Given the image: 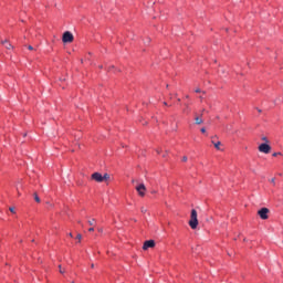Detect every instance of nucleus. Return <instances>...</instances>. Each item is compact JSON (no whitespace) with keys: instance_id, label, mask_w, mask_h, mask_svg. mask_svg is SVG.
I'll return each mask as SVG.
<instances>
[{"instance_id":"5","label":"nucleus","mask_w":283,"mask_h":283,"mask_svg":"<svg viewBox=\"0 0 283 283\" xmlns=\"http://www.w3.org/2000/svg\"><path fill=\"white\" fill-rule=\"evenodd\" d=\"M258 214L260 216L261 220H268L269 219V208H262L259 210Z\"/></svg>"},{"instance_id":"30","label":"nucleus","mask_w":283,"mask_h":283,"mask_svg":"<svg viewBox=\"0 0 283 283\" xmlns=\"http://www.w3.org/2000/svg\"><path fill=\"white\" fill-rule=\"evenodd\" d=\"M226 129L229 132V129H231V127L229 125L226 126Z\"/></svg>"},{"instance_id":"6","label":"nucleus","mask_w":283,"mask_h":283,"mask_svg":"<svg viewBox=\"0 0 283 283\" xmlns=\"http://www.w3.org/2000/svg\"><path fill=\"white\" fill-rule=\"evenodd\" d=\"M156 247V242L154 240H148L144 242L143 249L147 251V249H154Z\"/></svg>"},{"instance_id":"25","label":"nucleus","mask_w":283,"mask_h":283,"mask_svg":"<svg viewBox=\"0 0 283 283\" xmlns=\"http://www.w3.org/2000/svg\"><path fill=\"white\" fill-rule=\"evenodd\" d=\"M76 238H77V240H80V241H81V240H82V238H83V235L77 234V235H76Z\"/></svg>"},{"instance_id":"22","label":"nucleus","mask_w":283,"mask_h":283,"mask_svg":"<svg viewBox=\"0 0 283 283\" xmlns=\"http://www.w3.org/2000/svg\"><path fill=\"white\" fill-rule=\"evenodd\" d=\"M59 269H60V273H65V270H63L62 268H61V265H59Z\"/></svg>"},{"instance_id":"20","label":"nucleus","mask_w":283,"mask_h":283,"mask_svg":"<svg viewBox=\"0 0 283 283\" xmlns=\"http://www.w3.org/2000/svg\"><path fill=\"white\" fill-rule=\"evenodd\" d=\"M169 154V150H166L165 154H163V158H167V155Z\"/></svg>"},{"instance_id":"12","label":"nucleus","mask_w":283,"mask_h":283,"mask_svg":"<svg viewBox=\"0 0 283 283\" xmlns=\"http://www.w3.org/2000/svg\"><path fill=\"white\" fill-rule=\"evenodd\" d=\"M184 114H189V104H186V108L184 109Z\"/></svg>"},{"instance_id":"28","label":"nucleus","mask_w":283,"mask_h":283,"mask_svg":"<svg viewBox=\"0 0 283 283\" xmlns=\"http://www.w3.org/2000/svg\"><path fill=\"white\" fill-rule=\"evenodd\" d=\"M112 70H114V66L108 67V72H112Z\"/></svg>"},{"instance_id":"41","label":"nucleus","mask_w":283,"mask_h":283,"mask_svg":"<svg viewBox=\"0 0 283 283\" xmlns=\"http://www.w3.org/2000/svg\"><path fill=\"white\" fill-rule=\"evenodd\" d=\"M282 156H283V153H282Z\"/></svg>"},{"instance_id":"29","label":"nucleus","mask_w":283,"mask_h":283,"mask_svg":"<svg viewBox=\"0 0 283 283\" xmlns=\"http://www.w3.org/2000/svg\"><path fill=\"white\" fill-rule=\"evenodd\" d=\"M156 151H157V154H161L163 149H157Z\"/></svg>"},{"instance_id":"4","label":"nucleus","mask_w":283,"mask_h":283,"mask_svg":"<svg viewBox=\"0 0 283 283\" xmlns=\"http://www.w3.org/2000/svg\"><path fill=\"white\" fill-rule=\"evenodd\" d=\"M259 151L261 154H271V146L269 144H261L259 146Z\"/></svg>"},{"instance_id":"23","label":"nucleus","mask_w":283,"mask_h":283,"mask_svg":"<svg viewBox=\"0 0 283 283\" xmlns=\"http://www.w3.org/2000/svg\"><path fill=\"white\" fill-rule=\"evenodd\" d=\"M145 43H146V44L151 43V39L148 38V39L145 41Z\"/></svg>"},{"instance_id":"15","label":"nucleus","mask_w":283,"mask_h":283,"mask_svg":"<svg viewBox=\"0 0 283 283\" xmlns=\"http://www.w3.org/2000/svg\"><path fill=\"white\" fill-rule=\"evenodd\" d=\"M34 200L35 202H41V198H39V195L34 193Z\"/></svg>"},{"instance_id":"37","label":"nucleus","mask_w":283,"mask_h":283,"mask_svg":"<svg viewBox=\"0 0 283 283\" xmlns=\"http://www.w3.org/2000/svg\"><path fill=\"white\" fill-rule=\"evenodd\" d=\"M91 269H94V264L91 265Z\"/></svg>"},{"instance_id":"17","label":"nucleus","mask_w":283,"mask_h":283,"mask_svg":"<svg viewBox=\"0 0 283 283\" xmlns=\"http://www.w3.org/2000/svg\"><path fill=\"white\" fill-rule=\"evenodd\" d=\"M140 211H142V213H147V208L142 207V208H140Z\"/></svg>"},{"instance_id":"26","label":"nucleus","mask_w":283,"mask_h":283,"mask_svg":"<svg viewBox=\"0 0 283 283\" xmlns=\"http://www.w3.org/2000/svg\"><path fill=\"white\" fill-rule=\"evenodd\" d=\"M270 182H272V185H275V178H272Z\"/></svg>"},{"instance_id":"10","label":"nucleus","mask_w":283,"mask_h":283,"mask_svg":"<svg viewBox=\"0 0 283 283\" xmlns=\"http://www.w3.org/2000/svg\"><path fill=\"white\" fill-rule=\"evenodd\" d=\"M96 222V219H92V220H88L87 223L90 224V227H94Z\"/></svg>"},{"instance_id":"39","label":"nucleus","mask_w":283,"mask_h":283,"mask_svg":"<svg viewBox=\"0 0 283 283\" xmlns=\"http://www.w3.org/2000/svg\"><path fill=\"white\" fill-rule=\"evenodd\" d=\"M164 105H167V103L165 102Z\"/></svg>"},{"instance_id":"16","label":"nucleus","mask_w":283,"mask_h":283,"mask_svg":"<svg viewBox=\"0 0 283 283\" xmlns=\"http://www.w3.org/2000/svg\"><path fill=\"white\" fill-rule=\"evenodd\" d=\"M9 211H10L11 213H17V211L14 210V207H10V208H9Z\"/></svg>"},{"instance_id":"1","label":"nucleus","mask_w":283,"mask_h":283,"mask_svg":"<svg viewBox=\"0 0 283 283\" xmlns=\"http://www.w3.org/2000/svg\"><path fill=\"white\" fill-rule=\"evenodd\" d=\"M189 227L190 229H198V211L196 209L191 210Z\"/></svg>"},{"instance_id":"36","label":"nucleus","mask_w":283,"mask_h":283,"mask_svg":"<svg viewBox=\"0 0 283 283\" xmlns=\"http://www.w3.org/2000/svg\"><path fill=\"white\" fill-rule=\"evenodd\" d=\"M199 98L202 101V98H205V97H203V96H200Z\"/></svg>"},{"instance_id":"2","label":"nucleus","mask_w":283,"mask_h":283,"mask_svg":"<svg viewBox=\"0 0 283 283\" xmlns=\"http://www.w3.org/2000/svg\"><path fill=\"white\" fill-rule=\"evenodd\" d=\"M62 41L63 43H72V41H74V34H72V32L70 31L64 32Z\"/></svg>"},{"instance_id":"8","label":"nucleus","mask_w":283,"mask_h":283,"mask_svg":"<svg viewBox=\"0 0 283 283\" xmlns=\"http://www.w3.org/2000/svg\"><path fill=\"white\" fill-rule=\"evenodd\" d=\"M2 45H4V48H6L7 50H12V44H10V42H8V40L2 41Z\"/></svg>"},{"instance_id":"27","label":"nucleus","mask_w":283,"mask_h":283,"mask_svg":"<svg viewBox=\"0 0 283 283\" xmlns=\"http://www.w3.org/2000/svg\"><path fill=\"white\" fill-rule=\"evenodd\" d=\"M28 50H34V48L32 45H29Z\"/></svg>"},{"instance_id":"35","label":"nucleus","mask_w":283,"mask_h":283,"mask_svg":"<svg viewBox=\"0 0 283 283\" xmlns=\"http://www.w3.org/2000/svg\"><path fill=\"white\" fill-rule=\"evenodd\" d=\"M70 238H73L72 233H69Z\"/></svg>"},{"instance_id":"18","label":"nucleus","mask_w":283,"mask_h":283,"mask_svg":"<svg viewBox=\"0 0 283 283\" xmlns=\"http://www.w3.org/2000/svg\"><path fill=\"white\" fill-rule=\"evenodd\" d=\"M261 140H263L265 144H269V138L262 137Z\"/></svg>"},{"instance_id":"32","label":"nucleus","mask_w":283,"mask_h":283,"mask_svg":"<svg viewBox=\"0 0 283 283\" xmlns=\"http://www.w3.org/2000/svg\"><path fill=\"white\" fill-rule=\"evenodd\" d=\"M98 232H99V233H103V229H98Z\"/></svg>"},{"instance_id":"19","label":"nucleus","mask_w":283,"mask_h":283,"mask_svg":"<svg viewBox=\"0 0 283 283\" xmlns=\"http://www.w3.org/2000/svg\"><path fill=\"white\" fill-rule=\"evenodd\" d=\"M272 156L275 158V157H277V156H282V153H273Z\"/></svg>"},{"instance_id":"11","label":"nucleus","mask_w":283,"mask_h":283,"mask_svg":"<svg viewBox=\"0 0 283 283\" xmlns=\"http://www.w3.org/2000/svg\"><path fill=\"white\" fill-rule=\"evenodd\" d=\"M195 92L196 94H206V92L200 88H196Z\"/></svg>"},{"instance_id":"7","label":"nucleus","mask_w":283,"mask_h":283,"mask_svg":"<svg viewBox=\"0 0 283 283\" xmlns=\"http://www.w3.org/2000/svg\"><path fill=\"white\" fill-rule=\"evenodd\" d=\"M92 180H95V182H103V175L101 172H94L92 175Z\"/></svg>"},{"instance_id":"9","label":"nucleus","mask_w":283,"mask_h":283,"mask_svg":"<svg viewBox=\"0 0 283 283\" xmlns=\"http://www.w3.org/2000/svg\"><path fill=\"white\" fill-rule=\"evenodd\" d=\"M195 123H196V125H202V123H205V120H202V117L196 116Z\"/></svg>"},{"instance_id":"40","label":"nucleus","mask_w":283,"mask_h":283,"mask_svg":"<svg viewBox=\"0 0 283 283\" xmlns=\"http://www.w3.org/2000/svg\"><path fill=\"white\" fill-rule=\"evenodd\" d=\"M71 283H74V281H72Z\"/></svg>"},{"instance_id":"31","label":"nucleus","mask_w":283,"mask_h":283,"mask_svg":"<svg viewBox=\"0 0 283 283\" xmlns=\"http://www.w3.org/2000/svg\"><path fill=\"white\" fill-rule=\"evenodd\" d=\"M88 231H90V232L94 231V228H90Z\"/></svg>"},{"instance_id":"38","label":"nucleus","mask_w":283,"mask_h":283,"mask_svg":"<svg viewBox=\"0 0 283 283\" xmlns=\"http://www.w3.org/2000/svg\"><path fill=\"white\" fill-rule=\"evenodd\" d=\"M186 98H189V95H186Z\"/></svg>"},{"instance_id":"13","label":"nucleus","mask_w":283,"mask_h":283,"mask_svg":"<svg viewBox=\"0 0 283 283\" xmlns=\"http://www.w3.org/2000/svg\"><path fill=\"white\" fill-rule=\"evenodd\" d=\"M220 145H221L220 142L214 143V148L218 149V150H220Z\"/></svg>"},{"instance_id":"21","label":"nucleus","mask_w":283,"mask_h":283,"mask_svg":"<svg viewBox=\"0 0 283 283\" xmlns=\"http://www.w3.org/2000/svg\"><path fill=\"white\" fill-rule=\"evenodd\" d=\"M206 133H207V128L206 127L201 128V134H206Z\"/></svg>"},{"instance_id":"34","label":"nucleus","mask_w":283,"mask_h":283,"mask_svg":"<svg viewBox=\"0 0 283 283\" xmlns=\"http://www.w3.org/2000/svg\"><path fill=\"white\" fill-rule=\"evenodd\" d=\"M99 70H103V65H99Z\"/></svg>"},{"instance_id":"24","label":"nucleus","mask_w":283,"mask_h":283,"mask_svg":"<svg viewBox=\"0 0 283 283\" xmlns=\"http://www.w3.org/2000/svg\"><path fill=\"white\" fill-rule=\"evenodd\" d=\"M187 160H188L187 156H184V157H182V161H184V163H187Z\"/></svg>"},{"instance_id":"3","label":"nucleus","mask_w":283,"mask_h":283,"mask_svg":"<svg viewBox=\"0 0 283 283\" xmlns=\"http://www.w3.org/2000/svg\"><path fill=\"white\" fill-rule=\"evenodd\" d=\"M135 189L138 196H140L142 198H144L145 193L147 192V187H145V184L137 185Z\"/></svg>"},{"instance_id":"33","label":"nucleus","mask_w":283,"mask_h":283,"mask_svg":"<svg viewBox=\"0 0 283 283\" xmlns=\"http://www.w3.org/2000/svg\"><path fill=\"white\" fill-rule=\"evenodd\" d=\"M151 193H157V191H156V190H153Z\"/></svg>"},{"instance_id":"14","label":"nucleus","mask_w":283,"mask_h":283,"mask_svg":"<svg viewBox=\"0 0 283 283\" xmlns=\"http://www.w3.org/2000/svg\"><path fill=\"white\" fill-rule=\"evenodd\" d=\"M102 178H103V181L104 180H109V175L108 174H104V176H102Z\"/></svg>"}]
</instances>
